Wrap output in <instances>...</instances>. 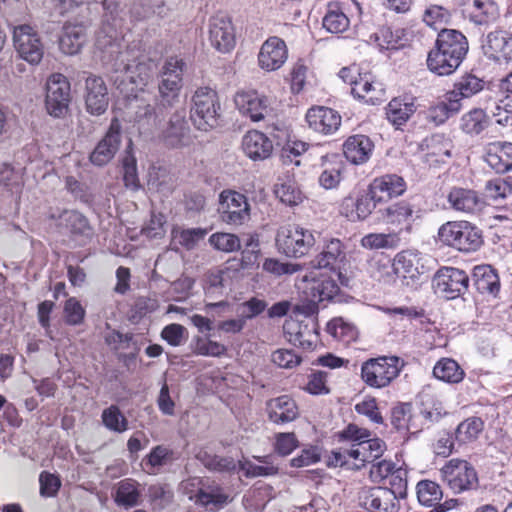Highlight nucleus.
Instances as JSON below:
<instances>
[{
    "mask_svg": "<svg viewBox=\"0 0 512 512\" xmlns=\"http://www.w3.org/2000/svg\"><path fill=\"white\" fill-rule=\"evenodd\" d=\"M97 47L102 50L103 61L114 74L112 78L121 82L129 81L136 87L147 85L152 75L153 61L140 49L128 47L121 51L119 44L111 37L97 40Z\"/></svg>",
    "mask_w": 512,
    "mask_h": 512,
    "instance_id": "nucleus-1",
    "label": "nucleus"
},
{
    "mask_svg": "<svg viewBox=\"0 0 512 512\" xmlns=\"http://www.w3.org/2000/svg\"><path fill=\"white\" fill-rule=\"evenodd\" d=\"M190 119L196 129L210 131L222 122V108L218 93L207 86L198 87L191 98Z\"/></svg>",
    "mask_w": 512,
    "mask_h": 512,
    "instance_id": "nucleus-2",
    "label": "nucleus"
},
{
    "mask_svg": "<svg viewBox=\"0 0 512 512\" xmlns=\"http://www.w3.org/2000/svg\"><path fill=\"white\" fill-rule=\"evenodd\" d=\"M441 243L461 252L471 253L480 249L483 244L482 232L468 221H449L438 230Z\"/></svg>",
    "mask_w": 512,
    "mask_h": 512,
    "instance_id": "nucleus-3",
    "label": "nucleus"
},
{
    "mask_svg": "<svg viewBox=\"0 0 512 512\" xmlns=\"http://www.w3.org/2000/svg\"><path fill=\"white\" fill-rule=\"evenodd\" d=\"M275 241L278 251L292 258L307 255L316 242L312 230L296 224L281 226L277 230Z\"/></svg>",
    "mask_w": 512,
    "mask_h": 512,
    "instance_id": "nucleus-4",
    "label": "nucleus"
},
{
    "mask_svg": "<svg viewBox=\"0 0 512 512\" xmlns=\"http://www.w3.org/2000/svg\"><path fill=\"white\" fill-rule=\"evenodd\" d=\"M48 219L54 221L59 229L64 230L79 247L87 245L94 237V229L88 218L77 210L52 211Z\"/></svg>",
    "mask_w": 512,
    "mask_h": 512,
    "instance_id": "nucleus-5",
    "label": "nucleus"
},
{
    "mask_svg": "<svg viewBox=\"0 0 512 512\" xmlns=\"http://www.w3.org/2000/svg\"><path fill=\"white\" fill-rule=\"evenodd\" d=\"M400 359L397 356L370 358L361 365V378L372 388L387 387L400 373Z\"/></svg>",
    "mask_w": 512,
    "mask_h": 512,
    "instance_id": "nucleus-6",
    "label": "nucleus"
},
{
    "mask_svg": "<svg viewBox=\"0 0 512 512\" xmlns=\"http://www.w3.org/2000/svg\"><path fill=\"white\" fill-rule=\"evenodd\" d=\"M71 88L67 77L60 73L52 74L46 83L45 108L54 118H64L69 111Z\"/></svg>",
    "mask_w": 512,
    "mask_h": 512,
    "instance_id": "nucleus-7",
    "label": "nucleus"
},
{
    "mask_svg": "<svg viewBox=\"0 0 512 512\" xmlns=\"http://www.w3.org/2000/svg\"><path fill=\"white\" fill-rule=\"evenodd\" d=\"M166 124H160V137L164 144L170 148H180L189 144L190 127L187 121V112L184 105H179L168 114Z\"/></svg>",
    "mask_w": 512,
    "mask_h": 512,
    "instance_id": "nucleus-8",
    "label": "nucleus"
},
{
    "mask_svg": "<svg viewBox=\"0 0 512 512\" xmlns=\"http://www.w3.org/2000/svg\"><path fill=\"white\" fill-rule=\"evenodd\" d=\"M347 247L338 238H326L320 252L311 260V266L316 269H326L338 279L341 278V270L347 264Z\"/></svg>",
    "mask_w": 512,
    "mask_h": 512,
    "instance_id": "nucleus-9",
    "label": "nucleus"
},
{
    "mask_svg": "<svg viewBox=\"0 0 512 512\" xmlns=\"http://www.w3.org/2000/svg\"><path fill=\"white\" fill-rule=\"evenodd\" d=\"M441 475L449 488L457 494L478 486L477 473L465 460L451 459L441 469Z\"/></svg>",
    "mask_w": 512,
    "mask_h": 512,
    "instance_id": "nucleus-10",
    "label": "nucleus"
},
{
    "mask_svg": "<svg viewBox=\"0 0 512 512\" xmlns=\"http://www.w3.org/2000/svg\"><path fill=\"white\" fill-rule=\"evenodd\" d=\"M13 43L19 56L26 62L37 65L44 55V45L34 28L28 24L15 26Z\"/></svg>",
    "mask_w": 512,
    "mask_h": 512,
    "instance_id": "nucleus-11",
    "label": "nucleus"
},
{
    "mask_svg": "<svg viewBox=\"0 0 512 512\" xmlns=\"http://www.w3.org/2000/svg\"><path fill=\"white\" fill-rule=\"evenodd\" d=\"M469 282L470 277L464 270L442 267L436 272L432 284L436 294L446 299H454L468 289Z\"/></svg>",
    "mask_w": 512,
    "mask_h": 512,
    "instance_id": "nucleus-12",
    "label": "nucleus"
},
{
    "mask_svg": "<svg viewBox=\"0 0 512 512\" xmlns=\"http://www.w3.org/2000/svg\"><path fill=\"white\" fill-rule=\"evenodd\" d=\"M122 127L118 119L111 120L108 130L89 155V161L97 167L106 166L120 149Z\"/></svg>",
    "mask_w": 512,
    "mask_h": 512,
    "instance_id": "nucleus-13",
    "label": "nucleus"
},
{
    "mask_svg": "<svg viewBox=\"0 0 512 512\" xmlns=\"http://www.w3.org/2000/svg\"><path fill=\"white\" fill-rule=\"evenodd\" d=\"M85 81V108L93 116L104 114L109 105L108 89L104 80L88 72L82 73Z\"/></svg>",
    "mask_w": 512,
    "mask_h": 512,
    "instance_id": "nucleus-14",
    "label": "nucleus"
},
{
    "mask_svg": "<svg viewBox=\"0 0 512 512\" xmlns=\"http://www.w3.org/2000/svg\"><path fill=\"white\" fill-rule=\"evenodd\" d=\"M222 219L228 224L242 225L250 218V206L242 193L224 190L220 194Z\"/></svg>",
    "mask_w": 512,
    "mask_h": 512,
    "instance_id": "nucleus-15",
    "label": "nucleus"
},
{
    "mask_svg": "<svg viewBox=\"0 0 512 512\" xmlns=\"http://www.w3.org/2000/svg\"><path fill=\"white\" fill-rule=\"evenodd\" d=\"M315 323L289 319L284 322L283 331L290 344L311 351L316 347L318 331Z\"/></svg>",
    "mask_w": 512,
    "mask_h": 512,
    "instance_id": "nucleus-16",
    "label": "nucleus"
},
{
    "mask_svg": "<svg viewBox=\"0 0 512 512\" xmlns=\"http://www.w3.org/2000/svg\"><path fill=\"white\" fill-rule=\"evenodd\" d=\"M170 112V109H160L156 99L154 106L148 103L138 104L133 116L134 126L140 134L152 135Z\"/></svg>",
    "mask_w": 512,
    "mask_h": 512,
    "instance_id": "nucleus-17",
    "label": "nucleus"
},
{
    "mask_svg": "<svg viewBox=\"0 0 512 512\" xmlns=\"http://www.w3.org/2000/svg\"><path fill=\"white\" fill-rule=\"evenodd\" d=\"M234 102L239 112L254 122L263 120L269 113L268 98L255 90L236 93Z\"/></svg>",
    "mask_w": 512,
    "mask_h": 512,
    "instance_id": "nucleus-18",
    "label": "nucleus"
},
{
    "mask_svg": "<svg viewBox=\"0 0 512 512\" xmlns=\"http://www.w3.org/2000/svg\"><path fill=\"white\" fill-rule=\"evenodd\" d=\"M209 40L219 52H230L235 46V33L231 20L225 16L212 17L209 24Z\"/></svg>",
    "mask_w": 512,
    "mask_h": 512,
    "instance_id": "nucleus-19",
    "label": "nucleus"
},
{
    "mask_svg": "<svg viewBox=\"0 0 512 512\" xmlns=\"http://www.w3.org/2000/svg\"><path fill=\"white\" fill-rule=\"evenodd\" d=\"M484 54L493 60L512 59V33L497 29L489 32L482 41Z\"/></svg>",
    "mask_w": 512,
    "mask_h": 512,
    "instance_id": "nucleus-20",
    "label": "nucleus"
},
{
    "mask_svg": "<svg viewBox=\"0 0 512 512\" xmlns=\"http://www.w3.org/2000/svg\"><path fill=\"white\" fill-rule=\"evenodd\" d=\"M287 57L288 51L284 40L273 36L263 43L258 55V61L262 69L274 71L285 63Z\"/></svg>",
    "mask_w": 512,
    "mask_h": 512,
    "instance_id": "nucleus-21",
    "label": "nucleus"
},
{
    "mask_svg": "<svg viewBox=\"0 0 512 512\" xmlns=\"http://www.w3.org/2000/svg\"><path fill=\"white\" fill-rule=\"evenodd\" d=\"M447 201L452 209L466 214H476L485 207V201L477 191L461 187H453Z\"/></svg>",
    "mask_w": 512,
    "mask_h": 512,
    "instance_id": "nucleus-22",
    "label": "nucleus"
},
{
    "mask_svg": "<svg viewBox=\"0 0 512 512\" xmlns=\"http://www.w3.org/2000/svg\"><path fill=\"white\" fill-rule=\"evenodd\" d=\"M308 126L322 134H332L341 125V116L331 108L324 106L312 107L306 114Z\"/></svg>",
    "mask_w": 512,
    "mask_h": 512,
    "instance_id": "nucleus-23",
    "label": "nucleus"
},
{
    "mask_svg": "<svg viewBox=\"0 0 512 512\" xmlns=\"http://www.w3.org/2000/svg\"><path fill=\"white\" fill-rule=\"evenodd\" d=\"M473 287L482 295L497 297L501 284L499 275L491 265L484 264L475 266L471 278Z\"/></svg>",
    "mask_w": 512,
    "mask_h": 512,
    "instance_id": "nucleus-24",
    "label": "nucleus"
},
{
    "mask_svg": "<svg viewBox=\"0 0 512 512\" xmlns=\"http://www.w3.org/2000/svg\"><path fill=\"white\" fill-rule=\"evenodd\" d=\"M360 505L367 510L379 512H398L396 497L386 487H373L364 491Z\"/></svg>",
    "mask_w": 512,
    "mask_h": 512,
    "instance_id": "nucleus-25",
    "label": "nucleus"
},
{
    "mask_svg": "<svg viewBox=\"0 0 512 512\" xmlns=\"http://www.w3.org/2000/svg\"><path fill=\"white\" fill-rule=\"evenodd\" d=\"M195 457L211 472L233 474L239 470L245 469V465L241 461L231 456L217 455L204 448H201L196 453Z\"/></svg>",
    "mask_w": 512,
    "mask_h": 512,
    "instance_id": "nucleus-26",
    "label": "nucleus"
},
{
    "mask_svg": "<svg viewBox=\"0 0 512 512\" xmlns=\"http://www.w3.org/2000/svg\"><path fill=\"white\" fill-rule=\"evenodd\" d=\"M484 161L496 173L504 174L512 171V143H490L484 155Z\"/></svg>",
    "mask_w": 512,
    "mask_h": 512,
    "instance_id": "nucleus-27",
    "label": "nucleus"
},
{
    "mask_svg": "<svg viewBox=\"0 0 512 512\" xmlns=\"http://www.w3.org/2000/svg\"><path fill=\"white\" fill-rule=\"evenodd\" d=\"M465 13L470 22L483 26L494 23L500 17V10L494 0L468 1Z\"/></svg>",
    "mask_w": 512,
    "mask_h": 512,
    "instance_id": "nucleus-28",
    "label": "nucleus"
},
{
    "mask_svg": "<svg viewBox=\"0 0 512 512\" xmlns=\"http://www.w3.org/2000/svg\"><path fill=\"white\" fill-rule=\"evenodd\" d=\"M383 202V195H377L370 185L360 190L356 197H346L343 200V207H355L358 220H365L378 204Z\"/></svg>",
    "mask_w": 512,
    "mask_h": 512,
    "instance_id": "nucleus-29",
    "label": "nucleus"
},
{
    "mask_svg": "<svg viewBox=\"0 0 512 512\" xmlns=\"http://www.w3.org/2000/svg\"><path fill=\"white\" fill-rule=\"evenodd\" d=\"M266 410L269 420L275 424L289 423L298 416L297 405L288 395L269 400Z\"/></svg>",
    "mask_w": 512,
    "mask_h": 512,
    "instance_id": "nucleus-30",
    "label": "nucleus"
},
{
    "mask_svg": "<svg viewBox=\"0 0 512 512\" xmlns=\"http://www.w3.org/2000/svg\"><path fill=\"white\" fill-rule=\"evenodd\" d=\"M435 46L450 52L452 56H459L464 60L468 49V40L465 35L455 29H441L437 35Z\"/></svg>",
    "mask_w": 512,
    "mask_h": 512,
    "instance_id": "nucleus-31",
    "label": "nucleus"
},
{
    "mask_svg": "<svg viewBox=\"0 0 512 512\" xmlns=\"http://www.w3.org/2000/svg\"><path fill=\"white\" fill-rule=\"evenodd\" d=\"M462 61L458 55L452 56L450 52L434 46L428 54L427 66L431 72L439 76H447L452 74Z\"/></svg>",
    "mask_w": 512,
    "mask_h": 512,
    "instance_id": "nucleus-32",
    "label": "nucleus"
},
{
    "mask_svg": "<svg viewBox=\"0 0 512 512\" xmlns=\"http://www.w3.org/2000/svg\"><path fill=\"white\" fill-rule=\"evenodd\" d=\"M373 143L368 136L353 135L343 144V152L348 161L353 164L365 163L373 150Z\"/></svg>",
    "mask_w": 512,
    "mask_h": 512,
    "instance_id": "nucleus-33",
    "label": "nucleus"
},
{
    "mask_svg": "<svg viewBox=\"0 0 512 512\" xmlns=\"http://www.w3.org/2000/svg\"><path fill=\"white\" fill-rule=\"evenodd\" d=\"M417 106L412 97L393 98L386 107V116L389 122L396 128L404 125L409 118L416 112Z\"/></svg>",
    "mask_w": 512,
    "mask_h": 512,
    "instance_id": "nucleus-34",
    "label": "nucleus"
},
{
    "mask_svg": "<svg viewBox=\"0 0 512 512\" xmlns=\"http://www.w3.org/2000/svg\"><path fill=\"white\" fill-rule=\"evenodd\" d=\"M244 153L253 160L268 158L273 150L271 140L259 131L248 132L242 141Z\"/></svg>",
    "mask_w": 512,
    "mask_h": 512,
    "instance_id": "nucleus-35",
    "label": "nucleus"
},
{
    "mask_svg": "<svg viewBox=\"0 0 512 512\" xmlns=\"http://www.w3.org/2000/svg\"><path fill=\"white\" fill-rule=\"evenodd\" d=\"M86 42V31L83 25L66 24L59 37V48L67 55H75L80 52Z\"/></svg>",
    "mask_w": 512,
    "mask_h": 512,
    "instance_id": "nucleus-36",
    "label": "nucleus"
},
{
    "mask_svg": "<svg viewBox=\"0 0 512 512\" xmlns=\"http://www.w3.org/2000/svg\"><path fill=\"white\" fill-rule=\"evenodd\" d=\"M369 185L377 195H383V202L401 196L406 191L405 180L396 174L377 177Z\"/></svg>",
    "mask_w": 512,
    "mask_h": 512,
    "instance_id": "nucleus-37",
    "label": "nucleus"
},
{
    "mask_svg": "<svg viewBox=\"0 0 512 512\" xmlns=\"http://www.w3.org/2000/svg\"><path fill=\"white\" fill-rule=\"evenodd\" d=\"M182 88L183 82L159 78L156 100L160 109L172 110L179 105H183L181 101Z\"/></svg>",
    "mask_w": 512,
    "mask_h": 512,
    "instance_id": "nucleus-38",
    "label": "nucleus"
},
{
    "mask_svg": "<svg viewBox=\"0 0 512 512\" xmlns=\"http://www.w3.org/2000/svg\"><path fill=\"white\" fill-rule=\"evenodd\" d=\"M485 82L472 73H465L459 77L453 86V90L449 91L448 98L456 99L460 103L462 100L468 99L484 89Z\"/></svg>",
    "mask_w": 512,
    "mask_h": 512,
    "instance_id": "nucleus-39",
    "label": "nucleus"
},
{
    "mask_svg": "<svg viewBox=\"0 0 512 512\" xmlns=\"http://www.w3.org/2000/svg\"><path fill=\"white\" fill-rule=\"evenodd\" d=\"M461 108L462 103L456 99H449L448 94H446L445 101L429 107L427 110L419 113V116H423L426 121L438 126L443 124L449 117L457 114Z\"/></svg>",
    "mask_w": 512,
    "mask_h": 512,
    "instance_id": "nucleus-40",
    "label": "nucleus"
},
{
    "mask_svg": "<svg viewBox=\"0 0 512 512\" xmlns=\"http://www.w3.org/2000/svg\"><path fill=\"white\" fill-rule=\"evenodd\" d=\"M380 218L387 224H403L412 220L413 206L407 201L395 202L383 209H379Z\"/></svg>",
    "mask_w": 512,
    "mask_h": 512,
    "instance_id": "nucleus-41",
    "label": "nucleus"
},
{
    "mask_svg": "<svg viewBox=\"0 0 512 512\" xmlns=\"http://www.w3.org/2000/svg\"><path fill=\"white\" fill-rule=\"evenodd\" d=\"M417 256L410 251H402L398 253L393 262L395 274L414 283L418 280L420 272L418 269Z\"/></svg>",
    "mask_w": 512,
    "mask_h": 512,
    "instance_id": "nucleus-42",
    "label": "nucleus"
},
{
    "mask_svg": "<svg viewBox=\"0 0 512 512\" xmlns=\"http://www.w3.org/2000/svg\"><path fill=\"white\" fill-rule=\"evenodd\" d=\"M349 19L339 2H329L323 17V27L330 33H342L349 27Z\"/></svg>",
    "mask_w": 512,
    "mask_h": 512,
    "instance_id": "nucleus-43",
    "label": "nucleus"
},
{
    "mask_svg": "<svg viewBox=\"0 0 512 512\" xmlns=\"http://www.w3.org/2000/svg\"><path fill=\"white\" fill-rule=\"evenodd\" d=\"M488 115L483 109L474 108L465 113L460 119V129L467 135L476 136L488 128Z\"/></svg>",
    "mask_w": 512,
    "mask_h": 512,
    "instance_id": "nucleus-44",
    "label": "nucleus"
},
{
    "mask_svg": "<svg viewBox=\"0 0 512 512\" xmlns=\"http://www.w3.org/2000/svg\"><path fill=\"white\" fill-rule=\"evenodd\" d=\"M433 375L447 383H459L464 378V370L450 358L440 359L433 368Z\"/></svg>",
    "mask_w": 512,
    "mask_h": 512,
    "instance_id": "nucleus-45",
    "label": "nucleus"
},
{
    "mask_svg": "<svg viewBox=\"0 0 512 512\" xmlns=\"http://www.w3.org/2000/svg\"><path fill=\"white\" fill-rule=\"evenodd\" d=\"M361 246L370 250L395 249L399 246L400 237L397 233H370L365 235Z\"/></svg>",
    "mask_w": 512,
    "mask_h": 512,
    "instance_id": "nucleus-46",
    "label": "nucleus"
},
{
    "mask_svg": "<svg viewBox=\"0 0 512 512\" xmlns=\"http://www.w3.org/2000/svg\"><path fill=\"white\" fill-rule=\"evenodd\" d=\"M311 296L319 302L332 300L340 291L336 280L329 276L322 279H313L310 287Z\"/></svg>",
    "mask_w": 512,
    "mask_h": 512,
    "instance_id": "nucleus-47",
    "label": "nucleus"
},
{
    "mask_svg": "<svg viewBox=\"0 0 512 512\" xmlns=\"http://www.w3.org/2000/svg\"><path fill=\"white\" fill-rule=\"evenodd\" d=\"M484 428V422L479 417H470L461 422L455 431L459 443H467L477 439Z\"/></svg>",
    "mask_w": 512,
    "mask_h": 512,
    "instance_id": "nucleus-48",
    "label": "nucleus"
},
{
    "mask_svg": "<svg viewBox=\"0 0 512 512\" xmlns=\"http://www.w3.org/2000/svg\"><path fill=\"white\" fill-rule=\"evenodd\" d=\"M196 497L198 503L211 510L220 509L229 501V496L218 486L209 488L208 490L201 489Z\"/></svg>",
    "mask_w": 512,
    "mask_h": 512,
    "instance_id": "nucleus-49",
    "label": "nucleus"
},
{
    "mask_svg": "<svg viewBox=\"0 0 512 512\" xmlns=\"http://www.w3.org/2000/svg\"><path fill=\"white\" fill-rule=\"evenodd\" d=\"M101 418L104 426L110 431L123 433L128 429V420L116 405L104 409Z\"/></svg>",
    "mask_w": 512,
    "mask_h": 512,
    "instance_id": "nucleus-50",
    "label": "nucleus"
},
{
    "mask_svg": "<svg viewBox=\"0 0 512 512\" xmlns=\"http://www.w3.org/2000/svg\"><path fill=\"white\" fill-rule=\"evenodd\" d=\"M417 498L419 502L426 506H432L442 498L440 486L431 480H421L417 484Z\"/></svg>",
    "mask_w": 512,
    "mask_h": 512,
    "instance_id": "nucleus-51",
    "label": "nucleus"
},
{
    "mask_svg": "<svg viewBox=\"0 0 512 512\" xmlns=\"http://www.w3.org/2000/svg\"><path fill=\"white\" fill-rule=\"evenodd\" d=\"M185 67L186 63L182 58L177 56L168 57L159 71L158 78L183 82Z\"/></svg>",
    "mask_w": 512,
    "mask_h": 512,
    "instance_id": "nucleus-52",
    "label": "nucleus"
},
{
    "mask_svg": "<svg viewBox=\"0 0 512 512\" xmlns=\"http://www.w3.org/2000/svg\"><path fill=\"white\" fill-rule=\"evenodd\" d=\"M86 311L75 297L68 298L63 307V319L69 326H78L83 323Z\"/></svg>",
    "mask_w": 512,
    "mask_h": 512,
    "instance_id": "nucleus-53",
    "label": "nucleus"
},
{
    "mask_svg": "<svg viewBox=\"0 0 512 512\" xmlns=\"http://www.w3.org/2000/svg\"><path fill=\"white\" fill-rule=\"evenodd\" d=\"M209 243L215 249L223 252H234L241 249V241L235 234L217 232L209 237Z\"/></svg>",
    "mask_w": 512,
    "mask_h": 512,
    "instance_id": "nucleus-54",
    "label": "nucleus"
},
{
    "mask_svg": "<svg viewBox=\"0 0 512 512\" xmlns=\"http://www.w3.org/2000/svg\"><path fill=\"white\" fill-rule=\"evenodd\" d=\"M412 405L410 403H401L395 406L391 411V424L400 432H407L411 429Z\"/></svg>",
    "mask_w": 512,
    "mask_h": 512,
    "instance_id": "nucleus-55",
    "label": "nucleus"
},
{
    "mask_svg": "<svg viewBox=\"0 0 512 512\" xmlns=\"http://www.w3.org/2000/svg\"><path fill=\"white\" fill-rule=\"evenodd\" d=\"M275 194L281 202L290 206L298 205L302 201L301 191L296 187L295 183L291 181L277 183L275 186Z\"/></svg>",
    "mask_w": 512,
    "mask_h": 512,
    "instance_id": "nucleus-56",
    "label": "nucleus"
},
{
    "mask_svg": "<svg viewBox=\"0 0 512 512\" xmlns=\"http://www.w3.org/2000/svg\"><path fill=\"white\" fill-rule=\"evenodd\" d=\"M138 498L139 491L134 483L128 480L120 482L116 492V502L119 505H123L126 507L135 506L138 502Z\"/></svg>",
    "mask_w": 512,
    "mask_h": 512,
    "instance_id": "nucleus-57",
    "label": "nucleus"
},
{
    "mask_svg": "<svg viewBox=\"0 0 512 512\" xmlns=\"http://www.w3.org/2000/svg\"><path fill=\"white\" fill-rule=\"evenodd\" d=\"M402 30L393 32L390 28H382L375 35V40L381 50H396L402 46Z\"/></svg>",
    "mask_w": 512,
    "mask_h": 512,
    "instance_id": "nucleus-58",
    "label": "nucleus"
},
{
    "mask_svg": "<svg viewBox=\"0 0 512 512\" xmlns=\"http://www.w3.org/2000/svg\"><path fill=\"white\" fill-rule=\"evenodd\" d=\"M173 460V451L163 445H157L143 460L150 468H159Z\"/></svg>",
    "mask_w": 512,
    "mask_h": 512,
    "instance_id": "nucleus-59",
    "label": "nucleus"
},
{
    "mask_svg": "<svg viewBox=\"0 0 512 512\" xmlns=\"http://www.w3.org/2000/svg\"><path fill=\"white\" fill-rule=\"evenodd\" d=\"M161 337L171 346H180L188 338L187 329L178 323H172L165 326L161 332Z\"/></svg>",
    "mask_w": 512,
    "mask_h": 512,
    "instance_id": "nucleus-60",
    "label": "nucleus"
},
{
    "mask_svg": "<svg viewBox=\"0 0 512 512\" xmlns=\"http://www.w3.org/2000/svg\"><path fill=\"white\" fill-rule=\"evenodd\" d=\"M407 471L401 468L396 469L389 476L390 491L396 497V505L398 506V498L406 497L407 489Z\"/></svg>",
    "mask_w": 512,
    "mask_h": 512,
    "instance_id": "nucleus-61",
    "label": "nucleus"
},
{
    "mask_svg": "<svg viewBox=\"0 0 512 512\" xmlns=\"http://www.w3.org/2000/svg\"><path fill=\"white\" fill-rule=\"evenodd\" d=\"M123 180L127 188L132 190L139 188L136 159L132 155H127L123 159Z\"/></svg>",
    "mask_w": 512,
    "mask_h": 512,
    "instance_id": "nucleus-62",
    "label": "nucleus"
},
{
    "mask_svg": "<svg viewBox=\"0 0 512 512\" xmlns=\"http://www.w3.org/2000/svg\"><path fill=\"white\" fill-rule=\"evenodd\" d=\"M485 190L493 200L504 199L512 193V185L504 179L496 178L486 183Z\"/></svg>",
    "mask_w": 512,
    "mask_h": 512,
    "instance_id": "nucleus-63",
    "label": "nucleus"
},
{
    "mask_svg": "<svg viewBox=\"0 0 512 512\" xmlns=\"http://www.w3.org/2000/svg\"><path fill=\"white\" fill-rule=\"evenodd\" d=\"M267 308V302L256 297L243 302L240 305V317L246 320H250L260 315Z\"/></svg>",
    "mask_w": 512,
    "mask_h": 512,
    "instance_id": "nucleus-64",
    "label": "nucleus"
}]
</instances>
